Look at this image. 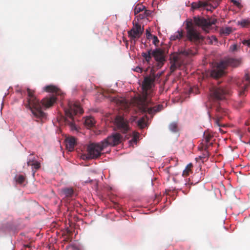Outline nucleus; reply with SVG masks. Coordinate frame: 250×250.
<instances>
[{"label":"nucleus","instance_id":"f257e3e1","mask_svg":"<svg viewBox=\"0 0 250 250\" xmlns=\"http://www.w3.org/2000/svg\"><path fill=\"white\" fill-rule=\"evenodd\" d=\"M156 77L154 73H151L149 76L145 78L142 85L143 96L135 100V101H137V106L141 112L147 113L152 116L163 108V105L161 104L152 106V103L148 97L151 91V89L154 85Z\"/></svg>","mask_w":250,"mask_h":250},{"label":"nucleus","instance_id":"f03ea898","mask_svg":"<svg viewBox=\"0 0 250 250\" xmlns=\"http://www.w3.org/2000/svg\"><path fill=\"white\" fill-rule=\"evenodd\" d=\"M28 98L25 106L31 110L34 116L37 118L42 119L45 117V113L42 109V105L46 108L53 105L56 101V98L52 96L43 98L40 102L34 94V91L29 88L27 89Z\"/></svg>","mask_w":250,"mask_h":250},{"label":"nucleus","instance_id":"7ed1b4c3","mask_svg":"<svg viewBox=\"0 0 250 250\" xmlns=\"http://www.w3.org/2000/svg\"><path fill=\"white\" fill-rule=\"evenodd\" d=\"M240 64V61L239 60L227 58L218 63H216L213 67L210 75L213 78H219L224 74L225 69L227 66L237 67Z\"/></svg>","mask_w":250,"mask_h":250},{"label":"nucleus","instance_id":"20e7f679","mask_svg":"<svg viewBox=\"0 0 250 250\" xmlns=\"http://www.w3.org/2000/svg\"><path fill=\"white\" fill-rule=\"evenodd\" d=\"M65 117L64 121L65 124L68 125L72 130L76 129V127L74 123V115L77 114H82L83 109L77 102L69 101L68 103V108L64 109Z\"/></svg>","mask_w":250,"mask_h":250},{"label":"nucleus","instance_id":"39448f33","mask_svg":"<svg viewBox=\"0 0 250 250\" xmlns=\"http://www.w3.org/2000/svg\"><path fill=\"white\" fill-rule=\"evenodd\" d=\"M105 147H103L102 141L99 143H90L86 147V154L82 155L83 160L96 159L102 154V151Z\"/></svg>","mask_w":250,"mask_h":250},{"label":"nucleus","instance_id":"423d86ee","mask_svg":"<svg viewBox=\"0 0 250 250\" xmlns=\"http://www.w3.org/2000/svg\"><path fill=\"white\" fill-rule=\"evenodd\" d=\"M186 29L187 39L190 42L197 43L203 41L204 38L196 31L191 20L187 21Z\"/></svg>","mask_w":250,"mask_h":250},{"label":"nucleus","instance_id":"0eeeda50","mask_svg":"<svg viewBox=\"0 0 250 250\" xmlns=\"http://www.w3.org/2000/svg\"><path fill=\"white\" fill-rule=\"evenodd\" d=\"M229 94V90L226 87L213 86L210 89V101L211 104L214 101L222 100L225 98L226 96Z\"/></svg>","mask_w":250,"mask_h":250},{"label":"nucleus","instance_id":"6e6552de","mask_svg":"<svg viewBox=\"0 0 250 250\" xmlns=\"http://www.w3.org/2000/svg\"><path fill=\"white\" fill-rule=\"evenodd\" d=\"M123 137L119 133H112L102 141L103 147L114 146L122 143Z\"/></svg>","mask_w":250,"mask_h":250},{"label":"nucleus","instance_id":"1a4fd4ad","mask_svg":"<svg viewBox=\"0 0 250 250\" xmlns=\"http://www.w3.org/2000/svg\"><path fill=\"white\" fill-rule=\"evenodd\" d=\"M216 21V19L214 18L206 19L204 17L197 16L194 17L193 18L194 23L198 26L201 27L205 31L209 29L212 25L215 24Z\"/></svg>","mask_w":250,"mask_h":250},{"label":"nucleus","instance_id":"9d476101","mask_svg":"<svg viewBox=\"0 0 250 250\" xmlns=\"http://www.w3.org/2000/svg\"><path fill=\"white\" fill-rule=\"evenodd\" d=\"M213 108H215V113L212 119L214 121L215 125L219 127L225 126V124H222L220 122L223 117L228 115V111L219 105H215Z\"/></svg>","mask_w":250,"mask_h":250},{"label":"nucleus","instance_id":"9b49d317","mask_svg":"<svg viewBox=\"0 0 250 250\" xmlns=\"http://www.w3.org/2000/svg\"><path fill=\"white\" fill-rule=\"evenodd\" d=\"M152 56L157 62V67L160 68L164 65L166 62V52L165 49L157 48L152 50Z\"/></svg>","mask_w":250,"mask_h":250},{"label":"nucleus","instance_id":"f8f14e48","mask_svg":"<svg viewBox=\"0 0 250 250\" xmlns=\"http://www.w3.org/2000/svg\"><path fill=\"white\" fill-rule=\"evenodd\" d=\"M236 84L239 88V95L240 96H244L245 91L250 85V74L246 73L244 78L242 80H238L236 82Z\"/></svg>","mask_w":250,"mask_h":250},{"label":"nucleus","instance_id":"ddd939ff","mask_svg":"<svg viewBox=\"0 0 250 250\" xmlns=\"http://www.w3.org/2000/svg\"><path fill=\"white\" fill-rule=\"evenodd\" d=\"M144 32V28L138 23H133L132 29L128 31V37L132 40L136 41L139 38Z\"/></svg>","mask_w":250,"mask_h":250},{"label":"nucleus","instance_id":"4468645a","mask_svg":"<svg viewBox=\"0 0 250 250\" xmlns=\"http://www.w3.org/2000/svg\"><path fill=\"white\" fill-rule=\"evenodd\" d=\"M117 128L124 133H126L129 129L128 121L121 116H117L115 120Z\"/></svg>","mask_w":250,"mask_h":250},{"label":"nucleus","instance_id":"2eb2a0df","mask_svg":"<svg viewBox=\"0 0 250 250\" xmlns=\"http://www.w3.org/2000/svg\"><path fill=\"white\" fill-rule=\"evenodd\" d=\"M192 8L194 9H201L207 11H212L213 5L208 1H199L192 3Z\"/></svg>","mask_w":250,"mask_h":250},{"label":"nucleus","instance_id":"dca6fc26","mask_svg":"<svg viewBox=\"0 0 250 250\" xmlns=\"http://www.w3.org/2000/svg\"><path fill=\"white\" fill-rule=\"evenodd\" d=\"M65 145L67 149L69 151H72L76 145V138L72 136L66 138Z\"/></svg>","mask_w":250,"mask_h":250},{"label":"nucleus","instance_id":"f3484780","mask_svg":"<svg viewBox=\"0 0 250 250\" xmlns=\"http://www.w3.org/2000/svg\"><path fill=\"white\" fill-rule=\"evenodd\" d=\"M152 50L151 49L148 50L146 52H143L142 53V56L144 58V62H146L147 64H150V60H151L152 57Z\"/></svg>","mask_w":250,"mask_h":250},{"label":"nucleus","instance_id":"a211bd4d","mask_svg":"<svg viewBox=\"0 0 250 250\" xmlns=\"http://www.w3.org/2000/svg\"><path fill=\"white\" fill-rule=\"evenodd\" d=\"M151 13L152 12L151 11L148 10L146 9V8H145L143 12L136 16V19L138 21H139L140 20L147 18L151 15Z\"/></svg>","mask_w":250,"mask_h":250},{"label":"nucleus","instance_id":"6ab92c4d","mask_svg":"<svg viewBox=\"0 0 250 250\" xmlns=\"http://www.w3.org/2000/svg\"><path fill=\"white\" fill-rule=\"evenodd\" d=\"M197 53L196 49H183L181 50L180 54L186 56L190 57L195 55Z\"/></svg>","mask_w":250,"mask_h":250},{"label":"nucleus","instance_id":"aec40b11","mask_svg":"<svg viewBox=\"0 0 250 250\" xmlns=\"http://www.w3.org/2000/svg\"><path fill=\"white\" fill-rule=\"evenodd\" d=\"M181 65L180 62H179L178 58L177 56L173 57L172 63L170 66V69L172 71H175L177 68Z\"/></svg>","mask_w":250,"mask_h":250},{"label":"nucleus","instance_id":"412c9836","mask_svg":"<svg viewBox=\"0 0 250 250\" xmlns=\"http://www.w3.org/2000/svg\"><path fill=\"white\" fill-rule=\"evenodd\" d=\"M62 193L64 195L65 197H71L74 194V190L72 188H66L62 189Z\"/></svg>","mask_w":250,"mask_h":250},{"label":"nucleus","instance_id":"4be33fe9","mask_svg":"<svg viewBox=\"0 0 250 250\" xmlns=\"http://www.w3.org/2000/svg\"><path fill=\"white\" fill-rule=\"evenodd\" d=\"M95 124V119L92 117H86L85 119L84 125L87 127H93Z\"/></svg>","mask_w":250,"mask_h":250},{"label":"nucleus","instance_id":"5701e85b","mask_svg":"<svg viewBox=\"0 0 250 250\" xmlns=\"http://www.w3.org/2000/svg\"><path fill=\"white\" fill-rule=\"evenodd\" d=\"M146 7L142 4H137L134 9V15L136 17L137 15L143 12Z\"/></svg>","mask_w":250,"mask_h":250},{"label":"nucleus","instance_id":"b1692460","mask_svg":"<svg viewBox=\"0 0 250 250\" xmlns=\"http://www.w3.org/2000/svg\"><path fill=\"white\" fill-rule=\"evenodd\" d=\"M183 37V32L181 30L175 32L170 38V41H175L178 39H180Z\"/></svg>","mask_w":250,"mask_h":250},{"label":"nucleus","instance_id":"393cba45","mask_svg":"<svg viewBox=\"0 0 250 250\" xmlns=\"http://www.w3.org/2000/svg\"><path fill=\"white\" fill-rule=\"evenodd\" d=\"M192 167L193 165L191 163L188 164L183 172V176L184 177L188 176L192 172L191 168Z\"/></svg>","mask_w":250,"mask_h":250},{"label":"nucleus","instance_id":"a878e982","mask_svg":"<svg viewBox=\"0 0 250 250\" xmlns=\"http://www.w3.org/2000/svg\"><path fill=\"white\" fill-rule=\"evenodd\" d=\"M212 135L208 133H205L204 135V140L206 143L207 147L212 145V143H210V140L212 138Z\"/></svg>","mask_w":250,"mask_h":250},{"label":"nucleus","instance_id":"bb28decb","mask_svg":"<svg viewBox=\"0 0 250 250\" xmlns=\"http://www.w3.org/2000/svg\"><path fill=\"white\" fill-rule=\"evenodd\" d=\"M137 125L141 129L145 128L146 126V123L145 117H142L138 120L136 122Z\"/></svg>","mask_w":250,"mask_h":250},{"label":"nucleus","instance_id":"cd10ccee","mask_svg":"<svg viewBox=\"0 0 250 250\" xmlns=\"http://www.w3.org/2000/svg\"><path fill=\"white\" fill-rule=\"evenodd\" d=\"M44 90L47 92H57L58 89L54 85H49L46 86Z\"/></svg>","mask_w":250,"mask_h":250},{"label":"nucleus","instance_id":"c85d7f7f","mask_svg":"<svg viewBox=\"0 0 250 250\" xmlns=\"http://www.w3.org/2000/svg\"><path fill=\"white\" fill-rule=\"evenodd\" d=\"M232 32V28L230 27H226L223 28L220 30V33L222 35L227 36L229 35Z\"/></svg>","mask_w":250,"mask_h":250},{"label":"nucleus","instance_id":"c756f323","mask_svg":"<svg viewBox=\"0 0 250 250\" xmlns=\"http://www.w3.org/2000/svg\"><path fill=\"white\" fill-rule=\"evenodd\" d=\"M237 24L241 25L242 27H247L250 24V21L248 20L244 19L238 21Z\"/></svg>","mask_w":250,"mask_h":250},{"label":"nucleus","instance_id":"7c9ffc66","mask_svg":"<svg viewBox=\"0 0 250 250\" xmlns=\"http://www.w3.org/2000/svg\"><path fill=\"white\" fill-rule=\"evenodd\" d=\"M169 130L173 132H176L178 131V125L175 122L171 123L169 125Z\"/></svg>","mask_w":250,"mask_h":250},{"label":"nucleus","instance_id":"2f4dec72","mask_svg":"<svg viewBox=\"0 0 250 250\" xmlns=\"http://www.w3.org/2000/svg\"><path fill=\"white\" fill-rule=\"evenodd\" d=\"M15 179L17 183L20 184H22L25 180V177L22 175H19L15 177Z\"/></svg>","mask_w":250,"mask_h":250},{"label":"nucleus","instance_id":"473e14b6","mask_svg":"<svg viewBox=\"0 0 250 250\" xmlns=\"http://www.w3.org/2000/svg\"><path fill=\"white\" fill-rule=\"evenodd\" d=\"M40 163L36 160L35 162H34V163L33 164V166H32V171L33 175L35 174L36 171L39 169L40 168Z\"/></svg>","mask_w":250,"mask_h":250},{"label":"nucleus","instance_id":"72a5a7b5","mask_svg":"<svg viewBox=\"0 0 250 250\" xmlns=\"http://www.w3.org/2000/svg\"><path fill=\"white\" fill-rule=\"evenodd\" d=\"M208 1L213 5V9H214L218 6L221 0H208Z\"/></svg>","mask_w":250,"mask_h":250},{"label":"nucleus","instance_id":"f704fd0d","mask_svg":"<svg viewBox=\"0 0 250 250\" xmlns=\"http://www.w3.org/2000/svg\"><path fill=\"white\" fill-rule=\"evenodd\" d=\"M139 137V134L137 132H133V136L132 139L130 141V142H133L134 143H136L137 142L138 139Z\"/></svg>","mask_w":250,"mask_h":250},{"label":"nucleus","instance_id":"c9c22d12","mask_svg":"<svg viewBox=\"0 0 250 250\" xmlns=\"http://www.w3.org/2000/svg\"><path fill=\"white\" fill-rule=\"evenodd\" d=\"M152 40L153 43L155 45L157 46L159 42V40H158L157 37L156 36H154V35L153 36H152Z\"/></svg>","mask_w":250,"mask_h":250},{"label":"nucleus","instance_id":"e433bc0d","mask_svg":"<svg viewBox=\"0 0 250 250\" xmlns=\"http://www.w3.org/2000/svg\"><path fill=\"white\" fill-rule=\"evenodd\" d=\"M237 44H233L232 45L230 46L229 49L232 52H234L237 50Z\"/></svg>","mask_w":250,"mask_h":250},{"label":"nucleus","instance_id":"4c0bfd02","mask_svg":"<svg viewBox=\"0 0 250 250\" xmlns=\"http://www.w3.org/2000/svg\"><path fill=\"white\" fill-rule=\"evenodd\" d=\"M208 40H209L208 42H209L210 43H213V41H212L213 40H214L215 42L217 41V38L215 36H212L210 37H208Z\"/></svg>","mask_w":250,"mask_h":250},{"label":"nucleus","instance_id":"58836bf2","mask_svg":"<svg viewBox=\"0 0 250 250\" xmlns=\"http://www.w3.org/2000/svg\"><path fill=\"white\" fill-rule=\"evenodd\" d=\"M35 160H33V159H29L27 162V165L28 166H33V164L34 163V162H35Z\"/></svg>","mask_w":250,"mask_h":250},{"label":"nucleus","instance_id":"ea45409f","mask_svg":"<svg viewBox=\"0 0 250 250\" xmlns=\"http://www.w3.org/2000/svg\"><path fill=\"white\" fill-rule=\"evenodd\" d=\"M243 44L245 45H247L248 46L250 47V39L248 40H244L243 41Z\"/></svg>","mask_w":250,"mask_h":250},{"label":"nucleus","instance_id":"a19ab883","mask_svg":"<svg viewBox=\"0 0 250 250\" xmlns=\"http://www.w3.org/2000/svg\"><path fill=\"white\" fill-rule=\"evenodd\" d=\"M135 71H136L137 72H142V68L140 67H136Z\"/></svg>","mask_w":250,"mask_h":250},{"label":"nucleus","instance_id":"79ce46f5","mask_svg":"<svg viewBox=\"0 0 250 250\" xmlns=\"http://www.w3.org/2000/svg\"><path fill=\"white\" fill-rule=\"evenodd\" d=\"M234 4H235V5H237V6H239L240 5V3L237 1V0H232L231 1Z\"/></svg>","mask_w":250,"mask_h":250},{"label":"nucleus","instance_id":"37998d69","mask_svg":"<svg viewBox=\"0 0 250 250\" xmlns=\"http://www.w3.org/2000/svg\"><path fill=\"white\" fill-rule=\"evenodd\" d=\"M154 35H152V34H151L150 33L147 34L146 35V36H147V38L148 39V40H150L151 39L152 40V36H153Z\"/></svg>","mask_w":250,"mask_h":250},{"label":"nucleus","instance_id":"c03bdc74","mask_svg":"<svg viewBox=\"0 0 250 250\" xmlns=\"http://www.w3.org/2000/svg\"><path fill=\"white\" fill-rule=\"evenodd\" d=\"M208 115H209V117H210V116H211V115H210V112L208 110Z\"/></svg>","mask_w":250,"mask_h":250},{"label":"nucleus","instance_id":"a18cd8bd","mask_svg":"<svg viewBox=\"0 0 250 250\" xmlns=\"http://www.w3.org/2000/svg\"><path fill=\"white\" fill-rule=\"evenodd\" d=\"M121 101H125V99L121 100Z\"/></svg>","mask_w":250,"mask_h":250}]
</instances>
